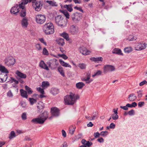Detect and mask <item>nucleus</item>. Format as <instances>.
<instances>
[{"label": "nucleus", "instance_id": "obj_19", "mask_svg": "<svg viewBox=\"0 0 147 147\" xmlns=\"http://www.w3.org/2000/svg\"><path fill=\"white\" fill-rule=\"evenodd\" d=\"M16 74L19 77V78L25 79L27 77L26 74L22 73L19 71H16Z\"/></svg>", "mask_w": 147, "mask_h": 147}, {"label": "nucleus", "instance_id": "obj_26", "mask_svg": "<svg viewBox=\"0 0 147 147\" xmlns=\"http://www.w3.org/2000/svg\"><path fill=\"white\" fill-rule=\"evenodd\" d=\"M72 5L71 4L69 5H64V7L66 8L67 10L69 12H71L73 9L72 8Z\"/></svg>", "mask_w": 147, "mask_h": 147}, {"label": "nucleus", "instance_id": "obj_7", "mask_svg": "<svg viewBox=\"0 0 147 147\" xmlns=\"http://www.w3.org/2000/svg\"><path fill=\"white\" fill-rule=\"evenodd\" d=\"M51 112L52 116L49 117V119H51L52 116L57 117L59 115V110L56 107H53L51 108Z\"/></svg>", "mask_w": 147, "mask_h": 147}, {"label": "nucleus", "instance_id": "obj_10", "mask_svg": "<svg viewBox=\"0 0 147 147\" xmlns=\"http://www.w3.org/2000/svg\"><path fill=\"white\" fill-rule=\"evenodd\" d=\"M114 66L110 65H106L103 67V73L105 74L108 72L112 71L115 70Z\"/></svg>", "mask_w": 147, "mask_h": 147}, {"label": "nucleus", "instance_id": "obj_2", "mask_svg": "<svg viewBox=\"0 0 147 147\" xmlns=\"http://www.w3.org/2000/svg\"><path fill=\"white\" fill-rule=\"evenodd\" d=\"M43 32L47 35L53 34L54 32V27L53 23L49 22L45 24L43 27Z\"/></svg>", "mask_w": 147, "mask_h": 147}, {"label": "nucleus", "instance_id": "obj_40", "mask_svg": "<svg viewBox=\"0 0 147 147\" xmlns=\"http://www.w3.org/2000/svg\"><path fill=\"white\" fill-rule=\"evenodd\" d=\"M136 38L135 37L134 38V36L132 35H129L128 38V40L129 41L133 40H136Z\"/></svg>", "mask_w": 147, "mask_h": 147}, {"label": "nucleus", "instance_id": "obj_41", "mask_svg": "<svg viewBox=\"0 0 147 147\" xmlns=\"http://www.w3.org/2000/svg\"><path fill=\"white\" fill-rule=\"evenodd\" d=\"M108 134V132L107 131H102L100 133V135L104 136H106Z\"/></svg>", "mask_w": 147, "mask_h": 147}, {"label": "nucleus", "instance_id": "obj_55", "mask_svg": "<svg viewBox=\"0 0 147 147\" xmlns=\"http://www.w3.org/2000/svg\"><path fill=\"white\" fill-rule=\"evenodd\" d=\"M100 135V134L98 132L94 133V136L95 138H96L98 137Z\"/></svg>", "mask_w": 147, "mask_h": 147}, {"label": "nucleus", "instance_id": "obj_11", "mask_svg": "<svg viewBox=\"0 0 147 147\" xmlns=\"http://www.w3.org/2000/svg\"><path fill=\"white\" fill-rule=\"evenodd\" d=\"M20 8L19 7V4H16L11 8L10 12L12 14L17 15L16 14L20 11Z\"/></svg>", "mask_w": 147, "mask_h": 147}, {"label": "nucleus", "instance_id": "obj_64", "mask_svg": "<svg viewBox=\"0 0 147 147\" xmlns=\"http://www.w3.org/2000/svg\"><path fill=\"white\" fill-rule=\"evenodd\" d=\"M97 140L100 143L104 141V139L102 137L98 139Z\"/></svg>", "mask_w": 147, "mask_h": 147}, {"label": "nucleus", "instance_id": "obj_21", "mask_svg": "<svg viewBox=\"0 0 147 147\" xmlns=\"http://www.w3.org/2000/svg\"><path fill=\"white\" fill-rule=\"evenodd\" d=\"M112 53L118 55H123V54L122 53L121 49L118 48L114 49L112 51Z\"/></svg>", "mask_w": 147, "mask_h": 147}, {"label": "nucleus", "instance_id": "obj_30", "mask_svg": "<svg viewBox=\"0 0 147 147\" xmlns=\"http://www.w3.org/2000/svg\"><path fill=\"white\" fill-rule=\"evenodd\" d=\"M58 92L59 90L56 88H53L51 90V93L53 95H56L58 94Z\"/></svg>", "mask_w": 147, "mask_h": 147}, {"label": "nucleus", "instance_id": "obj_12", "mask_svg": "<svg viewBox=\"0 0 147 147\" xmlns=\"http://www.w3.org/2000/svg\"><path fill=\"white\" fill-rule=\"evenodd\" d=\"M79 49L80 53L84 55H89L91 53L90 51L88 50L86 48L84 47H80Z\"/></svg>", "mask_w": 147, "mask_h": 147}, {"label": "nucleus", "instance_id": "obj_38", "mask_svg": "<svg viewBox=\"0 0 147 147\" xmlns=\"http://www.w3.org/2000/svg\"><path fill=\"white\" fill-rule=\"evenodd\" d=\"M124 51L125 53H129L132 51V49L131 47H126L124 49Z\"/></svg>", "mask_w": 147, "mask_h": 147}, {"label": "nucleus", "instance_id": "obj_44", "mask_svg": "<svg viewBox=\"0 0 147 147\" xmlns=\"http://www.w3.org/2000/svg\"><path fill=\"white\" fill-rule=\"evenodd\" d=\"M111 117L113 119L116 120L118 119L119 116L118 115L113 113Z\"/></svg>", "mask_w": 147, "mask_h": 147}, {"label": "nucleus", "instance_id": "obj_25", "mask_svg": "<svg viewBox=\"0 0 147 147\" xmlns=\"http://www.w3.org/2000/svg\"><path fill=\"white\" fill-rule=\"evenodd\" d=\"M56 41L58 45L61 46H63L65 44L64 40L62 38H59Z\"/></svg>", "mask_w": 147, "mask_h": 147}, {"label": "nucleus", "instance_id": "obj_32", "mask_svg": "<svg viewBox=\"0 0 147 147\" xmlns=\"http://www.w3.org/2000/svg\"><path fill=\"white\" fill-rule=\"evenodd\" d=\"M25 89L26 90L28 94H31L32 93L33 91L27 85L25 86Z\"/></svg>", "mask_w": 147, "mask_h": 147}, {"label": "nucleus", "instance_id": "obj_6", "mask_svg": "<svg viewBox=\"0 0 147 147\" xmlns=\"http://www.w3.org/2000/svg\"><path fill=\"white\" fill-rule=\"evenodd\" d=\"M35 19L37 24H43L46 21V17L44 15L38 14L36 16Z\"/></svg>", "mask_w": 147, "mask_h": 147}, {"label": "nucleus", "instance_id": "obj_22", "mask_svg": "<svg viewBox=\"0 0 147 147\" xmlns=\"http://www.w3.org/2000/svg\"><path fill=\"white\" fill-rule=\"evenodd\" d=\"M29 2L28 0H21V3L19 4V8L25 7V5Z\"/></svg>", "mask_w": 147, "mask_h": 147}, {"label": "nucleus", "instance_id": "obj_13", "mask_svg": "<svg viewBox=\"0 0 147 147\" xmlns=\"http://www.w3.org/2000/svg\"><path fill=\"white\" fill-rule=\"evenodd\" d=\"M69 31L72 34H75L78 32V27L73 25L70 27Z\"/></svg>", "mask_w": 147, "mask_h": 147}, {"label": "nucleus", "instance_id": "obj_53", "mask_svg": "<svg viewBox=\"0 0 147 147\" xmlns=\"http://www.w3.org/2000/svg\"><path fill=\"white\" fill-rule=\"evenodd\" d=\"M39 40L41 42L44 44L46 46L47 45L46 42L45 41L43 38H40L39 39Z\"/></svg>", "mask_w": 147, "mask_h": 147}, {"label": "nucleus", "instance_id": "obj_4", "mask_svg": "<svg viewBox=\"0 0 147 147\" xmlns=\"http://www.w3.org/2000/svg\"><path fill=\"white\" fill-rule=\"evenodd\" d=\"M64 100L66 105H74L75 103L74 93L71 92L69 95H66L64 98Z\"/></svg>", "mask_w": 147, "mask_h": 147}, {"label": "nucleus", "instance_id": "obj_29", "mask_svg": "<svg viewBox=\"0 0 147 147\" xmlns=\"http://www.w3.org/2000/svg\"><path fill=\"white\" fill-rule=\"evenodd\" d=\"M46 2L49 3L50 5L52 6H57V4L54 1H46Z\"/></svg>", "mask_w": 147, "mask_h": 147}, {"label": "nucleus", "instance_id": "obj_59", "mask_svg": "<svg viewBox=\"0 0 147 147\" xmlns=\"http://www.w3.org/2000/svg\"><path fill=\"white\" fill-rule=\"evenodd\" d=\"M121 108L125 110H127L128 109V108L127 107V104L126 105V106H121L120 107Z\"/></svg>", "mask_w": 147, "mask_h": 147}, {"label": "nucleus", "instance_id": "obj_51", "mask_svg": "<svg viewBox=\"0 0 147 147\" xmlns=\"http://www.w3.org/2000/svg\"><path fill=\"white\" fill-rule=\"evenodd\" d=\"M59 55L65 59H66L68 58V57L65 54H59Z\"/></svg>", "mask_w": 147, "mask_h": 147}, {"label": "nucleus", "instance_id": "obj_45", "mask_svg": "<svg viewBox=\"0 0 147 147\" xmlns=\"http://www.w3.org/2000/svg\"><path fill=\"white\" fill-rule=\"evenodd\" d=\"M42 53L43 55H48L49 54V53L47 50L45 48H44L43 49Z\"/></svg>", "mask_w": 147, "mask_h": 147}, {"label": "nucleus", "instance_id": "obj_9", "mask_svg": "<svg viewBox=\"0 0 147 147\" xmlns=\"http://www.w3.org/2000/svg\"><path fill=\"white\" fill-rule=\"evenodd\" d=\"M35 9V10L37 11H40L42 8V4L40 1H35L32 5Z\"/></svg>", "mask_w": 147, "mask_h": 147}, {"label": "nucleus", "instance_id": "obj_14", "mask_svg": "<svg viewBox=\"0 0 147 147\" xmlns=\"http://www.w3.org/2000/svg\"><path fill=\"white\" fill-rule=\"evenodd\" d=\"M38 108L37 111L38 113L41 112L45 107L44 104L42 102H40L37 106Z\"/></svg>", "mask_w": 147, "mask_h": 147}, {"label": "nucleus", "instance_id": "obj_50", "mask_svg": "<svg viewBox=\"0 0 147 147\" xmlns=\"http://www.w3.org/2000/svg\"><path fill=\"white\" fill-rule=\"evenodd\" d=\"M36 49L39 51H40L42 49L41 46L39 44H36Z\"/></svg>", "mask_w": 147, "mask_h": 147}, {"label": "nucleus", "instance_id": "obj_47", "mask_svg": "<svg viewBox=\"0 0 147 147\" xmlns=\"http://www.w3.org/2000/svg\"><path fill=\"white\" fill-rule=\"evenodd\" d=\"M37 90L40 92L42 94H44V90L43 88H42L40 87H39L38 88H37Z\"/></svg>", "mask_w": 147, "mask_h": 147}, {"label": "nucleus", "instance_id": "obj_39", "mask_svg": "<svg viewBox=\"0 0 147 147\" xmlns=\"http://www.w3.org/2000/svg\"><path fill=\"white\" fill-rule=\"evenodd\" d=\"M29 101L31 105H33L34 103L36 102V100L33 98H29Z\"/></svg>", "mask_w": 147, "mask_h": 147}, {"label": "nucleus", "instance_id": "obj_57", "mask_svg": "<svg viewBox=\"0 0 147 147\" xmlns=\"http://www.w3.org/2000/svg\"><path fill=\"white\" fill-rule=\"evenodd\" d=\"M74 94V102H75L76 100L77 99H79L80 98V96L78 94H76V96H75V94Z\"/></svg>", "mask_w": 147, "mask_h": 147}, {"label": "nucleus", "instance_id": "obj_3", "mask_svg": "<svg viewBox=\"0 0 147 147\" xmlns=\"http://www.w3.org/2000/svg\"><path fill=\"white\" fill-rule=\"evenodd\" d=\"M55 22L58 26L63 28L67 24L63 17L61 15H58L55 18Z\"/></svg>", "mask_w": 147, "mask_h": 147}, {"label": "nucleus", "instance_id": "obj_49", "mask_svg": "<svg viewBox=\"0 0 147 147\" xmlns=\"http://www.w3.org/2000/svg\"><path fill=\"white\" fill-rule=\"evenodd\" d=\"M73 126H72L70 127V128H73ZM76 127L74 128L73 127V129H70V128L69 129V133H70L71 134H73L74 133V131L75 130V128Z\"/></svg>", "mask_w": 147, "mask_h": 147}, {"label": "nucleus", "instance_id": "obj_24", "mask_svg": "<svg viewBox=\"0 0 147 147\" xmlns=\"http://www.w3.org/2000/svg\"><path fill=\"white\" fill-rule=\"evenodd\" d=\"M128 98L130 101H134L137 98V96L135 94L131 93L129 95Z\"/></svg>", "mask_w": 147, "mask_h": 147}, {"label": "nucleus", "instance_id": "obj_48", "mask_svg": "<svg viewBox=\"0 0 147 147\" xmlns=\"http://www.w3.org/2000/svg\"><path fill=\"white\" fill-rule=\"evenodd\" d=\"M128 114L130 115H132L135 114L134 111L133 109H131L128 112Z\"/></svg>", "mask_w": 147, "mask_h": 147}, {"label": "nucleus", "instance_id": "obj_46", "mask_svg": "<svg viewBox=\"0 0 147 147\" xmlns=\"http://www.w3.org/2000/svg\"><path fill=\"white\" fill-rule=\"evenodd\" d=\"M22 119L23 120H25L27 119L26 113H23L21 116Z\"/></svg>", "mask_w": 147, "mask_h": 147}, {"label": "nucleus", "instance_id": "obj_16", "mask_svg": "<svg viewBox=\"0 0 147 147\" xmlns=\"http://www.w3.org/2000/svg\"><path fill=\"white\" fill-rule=\"evenodd\" d=\"M147 44L146 43H140L137 45V47L138 50H141L145 49L146 47Z\"/></svg>", "mask_w": 147, "mask_h": 147}, {"label": "nucleus", "instance_id": "obj_54", "mask_svg": "<svg viewBox=\"0 0 147 147\" xmlns=\"http://www.w3.org/2000/svg\"><path fill=\"white\" fill-rule=\"evenodd\" d=\"M92 144L91 142H90L89 141H87L85 144L86 146L88 147H90Z\"/></svg>", "mask_w": 147, "mask_h": 147}, {"label": "nucleus", "instance_id": "obj_37", "mask_svg": "<svg viewBox=\"0 0 147 147\" xmlns=\"http://www.w3.org/2000/svg\"><path fill=\"white\" fill-rule=\"evenodd\" d=\"M78 67H79L81 69H84L86 68V65L85 63H82L79 64L78 65Z\"/></svg>", "mask_w": 147, "mask_h": 147}, {"label": "nucleus", "instance_id": "obj_36", "mask_svg": "<svg viewBox=\"0 0 147 147\" xmlns=\"http://www.w3.org/2000/svg\"><path fill=\"white\" fill-rule=\"evenodd\" d=\"M102 73V71H101L98 70L94 75H92V77H94L95 76H98L101 75Z\"/></svg>", "mask_w": 147, "mask_h": 147}, {"label": "nucleus", "instance_id": "obj_34", "mask_svg": "<svg viewBox=\"0 0 147 147\" xmlns=\"http://www.w3.org/2000/svg\"><path fill=\"white\" fill-rule=\"evenodd\" d=\"M16 136V135L14 131H11L9 134V138L10 139H11L14 137Z\"/></svg>", "mask_w": 147, "mask_h": 147}, {"label": "nucleus", "instance_id": "obj_1", "mask_svg": "<svg viewBox=\"0 0 147 147\" xmlns=\"http://www.w3.org/2000/svg\"><path fill=\"white\" fill-rule=\"evenodd\" d=\"M48 112L45 111L40 115L38 117L32 119L31 122L35 123L43 124L48 118Z\"/></svg>", "mask_w": 147, "mask_h": 147}, {"label": "nucleus", "instance_id": "obj_20", "mask_svg": "<svg viewBox=\"0 0 147 147\" xmlns=\"http://www.w3.org/2000/svg\"><path fill=\"white\" fill-rule=\"evenodd\" d=\"M20 8L22 10L20 12V16L22 17H24L26 16V8L25 7Z\"/></svg>", "mask_w": 147, "mask_h": 147}, {"label": "nucleus", "instance_id": "obj_56", "mask_svg": "<svg viewBox=\"0 0 147 147\" xmlns=\"http://www.w3.org/2000/svg\"><path fill=\"white\" fill-rule=\"evenodd\" d=\"M138 106L139 107H141L144 105V102H140L138 103Z\"/></svg>", "mask_w": 147, "mask_h": 147}, {"label": "nucleus", "instance_id": "obj_63", "mask_svg": "<svg viewBox=\"0 0 147 147\" xmlns=\"http://www.w3.org/2000/svg\"><path fill=\"white\" fill-rule=\"evenodd\" d=\"M59 62L61 65L64 66V65H65V62H64L61 59H60L59 60Z\"/></svg>", "mask_w": 147, "mask_h": 147}, {"label": "nucleus", "instance_id": "obj_42", "mask_svg": "<svg viewBox=\"0 0 147 147\" xmlns=\"http://www.w3.org/2000/svg\"><path fill=\"white\" fill-rule=\"evenodd\" d=\"M63 13L67 19H69V13L66 11H63Z\"/></svg>", "mask_w": 147, "mask_h": 147}, {"label": "nucleus", "instance_id": "obj_18", "mask_svg": "<svg viewBox=\"0 0 147 147\" xmlns=\"http://www.w3.org/2000/svg\"><path fill=\"white\" fill-rule=\"evenodd\" d=\"M21 24L24 28H26L28 25V20L26 18L22 19L21 21Z\"/></svg>", "mask_w": 147, "mask_h": 147}, {"label": "nucleus", "instance_id": "obj_27", "mask_svg": "<svg viewBox=\"0 0 147 147\" xmlns=\"http://www.w3.org/2000/svg\"><path fill=\"white\" fill-rule=\"evenodd\" d=\"M85 86L83 82H79L76 84V87L79 89H81Z\"/></svg>", "mask_w": 147, "mask_h": 147}, {"label": "nucleus", "instance_id": "obj_35", "mask_svg": "<svg viewBox=\"0 0 147 147\" xmlns=\"http://www.w3.org/2000/svg\"><path fill=\"white\" fill-rule=\"evenodd\" d=\"M49 85V83L48 82L43 81L42 82L41 86L42 88L47 87Z\"/></svg>", "mask_w": 147, "mask_h": 147}, {"label": "nucleus", "instance_id": "obj_28", "mask_svg": "<svg viewBox=\"0 0 147 147\" xmlns=\"http://www.w3.org/2000/svg\"><path fill=\"white\" fill-rule=\"evenodd\" d=\"M0 71L3 73H9V71L4 66L2 65H0Z\"/></svg>", "mask_w": 147, "mask_h": 147}, {"label": "nucleus", "instance_id": "obj_43", "mask_svg": "<svg viewBox=\"0 0 147 147\" xmlns=\"http://www.w3.org/2000/svg\"><path fill=\"white\" fill-rule=\"evenodd\" d=\"M138 97L139 98H141L142 96V91L140 90L137 91Z\"/></svg>", "mask_w": 147, "mask_h": 147}, {"label": "nucleus", "instance_id": "obj_33", "mask_svg": "<svg viewBox=\"0 0 147 147\" xmlns=\"http://www.w3.org/2000/svg\"><path fill=\"white\" fill-rule=\"evenodd\" d=\"M58 70L62 76L63 77H64L65 76L64 72L62 67H59L58 68Z\"/></svg>", "mask_w": 147, "mask_h": 147}, {"label": "nucleus", "instance_id": "obj_58", "mask_svg": "<svg viewBox=\"0 0 147 147\" xmlns=\"http://www.w3.org/2000/svg\"><path fill=\"white\" fill-rule=\"evenodd\" d=\"M102 60L103 58L101 57H97L96 58V62H98L99 61H102Z\"/></svg>", "mask_w": 147, "mask_h": 147}, {"label": "nucleus", "instance_id": "obj_5", "mask_svg": "<svg viewBox=\"0 0 147 147\" xmlns=\"http://www.w3.org/2000/svg\"><path fill=\"white\" fill-rule=\"evenodd\" d=\"M82 14L81 13L76 12L73 13L71 15L72 20L75 22L77 23L82 19Z\"/></svg>", "mask_w": 147, "mask_h": 147}, {"label": "nucleus", "instance_id": "obj_8", "mask_svg": "<svg viewBox=\"0 0 147 147\" xmlns=\"http://www.w3.org/2000/svg\"><path fill=\"white\" fill-rule=\"evenodd\" d=\"M5 64L9 66L13 65L16 62V61L15 59L13 57H9L5 59Z\"/></svg>", "mask_w": 147, "mask_h": 147}, {"label": "nucleus", "instance_id": "obj_31", "mask_svg": "<svg viewBox=\"0 0 147 147\" xmlns=\"http://www.w3.org/2000/svg\"><path fill=\"white\" fill-rule=\"evenodd\" d=\"M61 36L65 39L67 41H68L69 40L68 34L65 33L63 32L61 34Z\"/></svg>", "mask_w": 147, "mask_h": 147}, {"label": "nucleus", "instance_id": "obj_15", "mask_svg": "<svg viewBox=\"0 0 147 147\" xmlns=\"http://www.w3.org/2000/svg\"><path fill=\"white\" fill-rule=\"evenodd\" d=\"M8 78L7 74H0V82H5Z\"/></svg>", "mask_w": 147, "mask_h": 147}, {"label": "nucleus", "instance_id": "obj_60", "mask_svg": "<svg viewBox=\"0 0 147 147\" xmlns=\"http://www.w3.org/2000/svg\"><path fill=\"white\" fill-rule=\"evenodd\" d=\"M147 81L146 80H144L143 81L141 82L139 84V85L140 86H142L145 84H146Z\"/></svg>", "mask_w": 147, "mask_h": 147}, {"label": "nucleus", "instance_id": "obj_23", "mask_svg": "<svg viewBox=\"0 0 147 147\" xmlns=\"http://www.w3.org/2000/svg\"><path fill=\"white\" fill-rule=\"evenodd\" d=\"M20 92L21 95L22 97L25 98H28V96L26 91L22 89H21L20 90Z\"/></svg>", "mask_w": 147, "mask_h": 147}, {"label": "nucleus", "instance_id": "obj_17", "mask_svg": "<svg viewBox=\"0 0 147 147\" xmlns=\"http://www.w3.org/2000/svg\"><path fill=\"white\" fill-rule=\"evenodd\" d=\"M39 66L41 68L45 69L47 70L48 71L49 70L48 67L43 60H41L40 62Z\"/></svg>", "mask_w": 147, "mask_h": 147}, {"label": "nucleus", "instance_id": "obj_62", "mask_svg": "<svg viewBox=\"0 0 147 147\" xmlns=\"http://www.w3.org/2000/svg\"><path fill=\"white\" fill-rule=\"evenodd\" d=\"M115 127V124L113 123H111L110 124L109 126V127L111 129H114Z\"/></svg>", "mask_w": 147, "mask_h": 147}, {"label": "nucleus", "instance_id": "obj_61", "mask_svg": "<svg viewBox=\"0 0 147 147\" xmlns=\"http://www.w3.org/2000/svg\"><path fill=\"white\" fill-rule=\"evenodd\" d=\"M7 96L9 97H12L13 96V94L10 90H9L7 92Z\"/></svg>", "mask_w": 147, "mask_h": 147}, {"label": "nucleus", "instance_id": "obj_52", "mask_svg": "<svg viewBox=\"0 0 147 147\" xmlns=\"http://www.w3.org/2000/svg\"><path fill=\"white\" fill-rule=\"evenodd\" d=\"M75 9H76L82 13L84 12L83 10L82 9L81 7H78L77 6H75L74 7Z\"/></svg>", "mask_w": 147, "mask_h": 147}]
</instances>
